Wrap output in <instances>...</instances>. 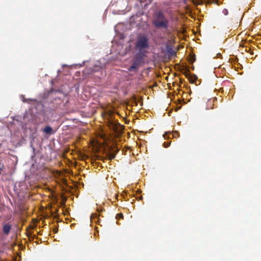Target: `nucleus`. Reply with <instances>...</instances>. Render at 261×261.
Wrapping results in <instances>:
<instances>
[{"instance_id": "nucleus-1", "label": "nucleus", "mask_w": 261, "mask_h": 261, "mask_svg": "<svg viewBox=\"0 0 261 261\" xmlns=\"http://www.w3.org/2000/svg\"><path fill=\"white\" fill-rule=\"evenodd\" d=\"M152 24L157 29H167L169 26V21L164 13L159 11L155 13Z\"/></svg>"}, {"instance_id": "nucleus-2", "label": "nucleus", "mask_w": 261, "mask_h": 261, "mask_svg": "<svg viewBox=\"0 0 261 261\" xmlns=\"http://www.w3.org/2000/svg\"><path fill=\"white\" fill-rule=\"evenodd\" d=\"M149 48V39L145 35H138L135 42V49L138 52H147Z\"/></svg>"}, {"instance_id": "nucleus-3", "label": "nucleus", "mask_w": 261, "mask_h": 261, "mask_svg": "<svg viewBox=\"0 0 261 261\" xmlns=\"http://www.w3.org/2000/svg\"><path fill=\"white\" fill-rule=\"evenodd\" d=\"M147 52H138L135 56H134V60H133V64H138L141 65L143 62L144 58Z\"/></svg>"}, {"instance_id": "nucleus-4", "label": "nucleus", "mask_w": 261, "mask_h": 261, "mask_svg": "<svg viewBox=\"0 0 261 261\" xmlns=\"http://www.w3.org/2000/svg\"><path fill=\"white\" fill-rule=\"evenodd\" d=\"M107 123H108V126H109V128L115 132L118 131V128L119 127H121V125L116 120H109Z\"/></svg>"}, {"instance_id": "nucleus-5", "label": "nucleus", "mask_w": 261, "mask_h": 261, "mask_svg": "<svg viewBox=\"0 0 261 261\" xmlns=\"http://www.w3.org/2000/svg\"><path fill=\"white\" fill-rule=\"evenodd\" d=\"M165 55L167 56L168 58L170 59L176 56V51L173 50L172 46L167 45L166 46V54Z\"/></svg>"}, {"instance_id": "nucleus-6", "label": "nucleus", "mask_w": 261, "mask_h": 261, "mask_svg": "<svg viewBox=\"0 0 261 261\" xmlns=\"http://www.w3.org/2000/svg\"><path fill=\"white\" fill-rule=\"evenodd\" d=\"M11 229V225L9 223H5L2 227V231L5 234L8 235Z\"/></svg>"}, {"instance_id": "nucleus-7", "label": "nucleus", "mask_w": 261, "mask_h": 261, "mask_svg": "<svg viewBox=\"0 0 261 261\" xmlns=\"http://www.w3.org/2000/svg\"><path fill=\"white\" fill-rule=\"evenodd\" d=\"M42 131H43L44 133L46 134V135H51L53 134V130L52 129V128L49 125L44 127V129L42 130Z\"/></svg>"}, {"instance_id": "nucleus-8", "label": "nucleus", "mask_w": 261, "mask_h": 261, "mask_svg": "<svg viewBox=\"0 0 261 261\" xmlns=\"http://www.w3.org/2000/svg\"><path fill=\"white\" fill-rule=\"evenodd\" d=\"M168 134H169V135H171L172 137L173 138H177L179 136V134L177 132H175L172 133H165V134H164V135H163V137H164V138H165V139H167V136H168Z\"/></svg>"}, {"instance_id": "nucleus-9", "label": "nucleus", "mask_w": 261, "mask_h": 261, "mask_svg": "<svg viewBox=\"0 0 261 261\" xmlns=\"http://www.w3.org/2000/svg\"><path fill=\"white\" fill-rule=\"evenodd\" d=\"M187 77H189V82L191 83H195L196 80H197V77L193 74L192 75H190L189 74L186 75Z\"/></svg>"}, {"instance_id": "nucleus-10", "label": "nucleus", "mask_w": 261, "mask_h": 261, "mask_svg": "<svg viewBox=\"0 0 261 261\" xmlns=\"http://www.w3.org/2000/svg\"><path fill=\"white\" fill-rule=\"evenodd\" d=\"M141 64H132L131 66L128 68V71L131 72L132 71H137V68H138V67Z\"/></svg>"}, {"instance_id": "nucleus-11", "label": "nucleus", "mask_w": 261, "mask_h": 261, "mask_svg": "<svg viewBox=\"0 0 261 261\" xmlns=\"http://www.w3.org/2000/svg\"><path fill=\"white\" fill-rule=\"evenodd\" d=\"M123 218V215L121 213L116 215V219H120Z\"/></svg>"}, {"instance_id": "nucleus-12", "label": "nucleus", "mask_w": 261, "mask_h": 261, "mask_svg": "<svg viewBox=\"0 0 261 261\" xmlns=\"http://www.w3.org/2000/svg\"><path fill=\"white\" fill-rule=\"evenodd\" d=\"M163 145H164V147L167 148L170 145V142H165V143H164Z\"/></svg>"}, {"instance_id": "nucleus-13", "label": "nucleus", "mask_w": 261, "mask_h": 261, "mask_svg": "<svg viewBox=\"0 0 261 261\" xmlns=\"http://www.w3.org/2000/svg\"><path fill=\"white\" fill-rule=\"evenodd\" d=\"M114 158V155L111 154V156H110V159L112 160Z\"/></svg>"}, {"instance_id": "nucleus-14", "label": "nucleus", "mask_w": 261, "mask_h": 261, "mask_svg": "<svg viewBox=\"0 0 261 261\" xmlns=\"http://www.w3.org/2000/svg\"><path fill=\"white\" fill-rule=\"evenodd\" d=\"M23 102H27V99H25L24 98H23Z\"/></svg>"}, {"instance_id": "nucleus-15", "label": "nucleus", "mask_w": 261, "mask_h": 261, "mask_svg": "<svg viewBox=\"0 0 261 261\" xmlns=\"http://www.w3.org/2000/svg\"><path fill=\"white\" fill-rule=\"evenodd\" d=\"M142 199V197L141 196L140 197H139V199H138L140 200V199Z\"/></svg>"}, {"instance_id": "nucleus-16", "label": "nucleus", "mask_w": 261, "mask_h": 261, "mask_svg": "<svg viewBox=\"0 0 261 261\" xmlns=\"http://www.w3.org/2000/svg\"><path fill=\"white\" fill-rule=\"evenodd\" d=\"M2 170V169L0 168V172Z\"/></svg>"}]
</instances>
